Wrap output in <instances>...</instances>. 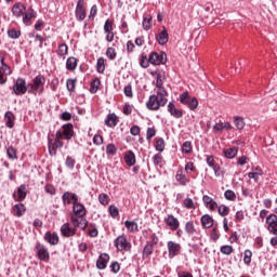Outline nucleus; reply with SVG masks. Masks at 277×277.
<instances>
[{"label":"nucleus","mask_w":277,"mask_h":277,"mask_svg":"<svg viewBox=\"0 0 277 277\" xmlns=\"http://www.w3.org/2000/svg\"><path fill=\"white\" fill-rule=\"evenodd\" d=\"M0 64V68L4 75H12V69L10 68V66H8V64H5L4 58H1Z\"/></svg>","instance_id":"37998d69"},{"label":"nucleus","mask_w":277,"mask_h":277,"mask_svg":"<svg viewBox=\"0 0 277 277\" xmlns=\"http://www.w3.org/2000/svg\"><path fill=\"white\" fill-rule=\"evenodd\" d=\"M96 70L100 72V75H103L105 72V58L100 57L96 63Z\"/></svg>","instance_id":"e433bc0d"},{"label":"nucleus","mask_w":277,"mask_h":277,"mask_svg":"<svg viewBox=\"0 0 277 277\" xmlns=\"http://www.w3.org/2000/svg\"><path fill=\"white\" fill-rule=\"evenodd\" d=\"M76 83H77L76 80H72V79H68L67 80V84L66 85H67L68 92H75Z\"/></svg>","instance_id":"0e129e2a"},{"label":"nucleus","mask_w":277,"mask_h":277,"mask_svg":"<svg viewBox=\"0 0 277 277\" xmlns=\"http://www.w3.org/2000/svg\"><path fill=\"white\" fill-rule=\"evenodd\" d=\"M202 201L205 207H207V209L211 211H215V209H217V202L213 200V198L209 197V195H205L202 197Z\"/></svg>","instance_id":"412c9836"},{"label":"nucleus","mask_w":277,"mask_h":277,"mask_svg":"<svg viewBox=\"0 0 277 277\" xmlns=\"http://www.w3.org/2000/svg\"><path fill=\"white\" fill-rule=\"evenodd\" d=\"M167 104H168V91L160 90V91H157L156 94L149 96L146 103V107L150 111H158L160 107H166Z\"/></svg>","instance_id":"f257e3e1"},{"label":"nucleus","mask_w":277,"mask_h":277,"mask_svg":"<svg viewBox=\"0 0 277 277\" xmlns=\"http://www.w3.org/2000/svg\"><path fill=\"white\" fill-rule=\"evenodd\" d=\"M154 252V245L153 242H147L143 249V259H148L150 254Z\"/></svg>","instance_id":"7c9ffc66"},{"label":"nucleus","mask_w":277,"mask_h":277,"mask_svg":"<svg viewBox=\"0 0 277 277\" xmlns=\"http://www.w3.org/2000/svg\"><path fill=\"white\" fill-rule=\"evenodd\" d=\"M66 68L67 70H76L77 68V58L76 57H68L66 62Z\"/></svg>","instance_id":"473e14b6"},{"label":"nucleus","mask_w":277,"mask_h":277,"mask_svg":"<svg viewBox=\"0 0 277 277\" xmlns=\"http://www.w3.org/2000/svg\"><path fill=\"white\" fill-rule=\"evenodd\" d=\"M4 118L6 120L5 127H8V129H14V121L16 120V117L14 116V113L6 111L5 115H4Z\"/></svg>","instance_id":"cd10ccee"},{"label":"nucleus","mask_w":277,"mask_h":277,"mask_svg":"<svg viewBox=\"0 0 277 277\" xmlns=\"http://www.w3.org/2000/svg\"><path fill=\"white\" fill-rule=\"evenodd\" d=\"M185 172L189 174V172H196V166H194L193 161H189L185 164Z\"/></svg>","instance_id":"e2e57ef3"},{"label":"nucleus","mask_w":277,"mask_h":277,"mask_svg":"<svg viewBox=\"0 0 277 277\" xmlns=\"http://www.w3.org/2000/svg\"><path fill=\"white\" fill-rule=\"evenodd\" d=\"M167 226H170L171 230H177L179 226H181V223L179 222V219L174 217V215L170 214L166 219Z\"/></svg>","instance_id":"4be33fe9"},{"label":"nucleus","mask_w":277,"mask_h":277,"mask_svg":"<svg viewBox=\"0 0 277 277\" xmlns=\"http://www.w3.org/2000/svg\"><path fill=\"white\" fill-rule=\"evenodd\" d=\"M224 198L226 200H229L230 202H235V200H237V195L230 190V189H227L225 193H224Z\"/></svg>","instance_id":"79ce46f5"},{"label":"nucleus","mask_w":277,"mask_h":277,"mask_svg":"<svg viewBox=\"0 0 277 277\" xmlns=\"http://www.w3.org/2000/svg\"><path fill=\"white\" fill-rule=\"evenodd\" d=\"M44 190L47 194H50V196H55V186H53L52 184H47L44 186Z\"/></svg>","instance_id":"338daca9"},{"label":"nucleus","mask_w":277,"mask_h":277,"mask_svg":"<svg viewBox=\"0 0 277 277\" xmlns=\"http://www.w3.org/2000/svg\"><path fill=\"white\" fill-rule=\"evenodd\" d=\"M35 248L37 250V258L39 259V261H43V263H49V260L51 259L49 249L44 247V245H41L40 242H37Z\"/></svg>","instance_id":"6e6552de"},{"label":"nucleus","mask_w":277,"mask_h":277,"mask_svg":"<svg viewBox=\"0 0 277 277\" xmlns=\"http://www.w3.org/2000/svg\"><path fill=\"white\" fill-rule=\"evenodd\" d=\"M175 181L179 183V185L185 187L189 183V177L185 175L183 169H179L175 174Z\"/></svg>","instance_id":"4468645a"},{"label":"nucleus","mask_w":277,"mask_h":277,"mask_svg":"<svg viewBox=\"0 0 277 277\" xmlns=\"http://www.w3.org/2000/svg\"><path fill=\"white\" fill-rule=\"evenodd\" d=\"M74 217H83L85 213H88V210H85V206L82 203H75L74 208Z\"/></svg>","instance_id":"aec40b11"},{"label":"nucleus","mask_w":277,"mask_h":277,"mask_svg":"<svg viewBox=\"0 0 277 277\" xmlns=\"http://www.w3.org/2000/svg\"><path fill=\"white\" fill-rule=\"evenodd\" d=\"M13 198L16 200V202H23L27 198V186L25 184H22L17 188V198L16 193L13 194Z\"/></svg>","instance_id":"2eb2a0df"},{"label":"nucleus","mask_w":277,"mask_h":277,"mask_svg":"<svg viewBox=\"0 0 277 277\" xmlns=\"http://www.w3.org/2000/svg\"><path fill=\"white\" fill-rule=\"evenodd\" d=\"M8 36L12 38V40H18V38H21V30L10 29L8 30Z\"/></svg>","instance_id":"09e8293b"},{"label":"nucleus","mask_w":277,"mask_h":277,"mask_svg":"<svg viewBox=\"0 0 277 277\" xmlns=\"http://www.w3.org/2000/svg\"><path fill=\"white\" fill-rule=\"evenodd\" d=\"M167 248L170 256H179V254H181V243L169 241Z\"/></svg>","instance_id":"9b49d317"},{"label":"nucleus","mask_w":277,"mask_h":277,"mask_svg":"<svg viewBox=\"0 0 277 277\" xmlns=\"http://www.w3.org/2000/svg\"><path fill=\"white\" fill-rule=\"evenodd\" d=\"M115 248L118 252H131V242L127 239V235L122 234L115 239Z\"/></svg>","instance_id":"20e7f679"},{"label":"nucleus","mask_w":277,"mask_h":277,"mask_svg":"<svg viewBox=\"0 0 277 277\" xmlns=\"http://www.w3.org/2000/svg\"><path fill=\"white\" fill-rule=\"evenodd\" d=\"M107 263H109V254H101L98 260L96 261L97 269H105L107 267Z\"/></svg>","instance_id":"5701e85b"},{"label":"nucleus","mask_w":277,"mask_h":277,"mask_svg":"<svg viewBox=\"0 0 277 277\" xmlns=\"http://www.w3.org/2000/svg\"><path fill=\"white\" fill-rule=\"evenodd\" d=\"M109 214L111 215V217H118V215H120V211L118 210V207L110 206L109 207Z\"/></svg>","instance_id":"69168bd1"},{"label":"nucleus","mask_w":277,"mask_h":277,"mask_svg":"<svg viewBox=\"0 0 277 277\" xmlns=\"http://www.w3.org/2000/svg\"><path fill=\"white\" fill-rule=\"evenodd\" d=\"M85 0H78L76 4V18L79 22L85 21V17L88 16V10L85 8Z\"/></svg>","instance_id":"423d86ee"},{"label":"nucleus","mask_w":277,"mask_h":277,"mask_svg":"<svg viewBox=\"0 0 277 277\" xmlns=\"http://www.w3.org/2000/svg\"><path fill=\"white\" fill-rule=\"evenodd\" d=\"M123 159L130 168L133 167L136 163L135 154L133 150H129L124 154Z\"/></svg>","instance_id":"bb28decb"},{"label":"nucleus","mask_w":277,"mask_h":277,"mask_svg":"<svg viewBox=\"0 0 277 277\" xmlns=\"http://www.w3.org/2000/svg\"><path fill=\"white\" fill-rule=\"evenodd\" d=\"M168 111L173 116V118H183V110L176 108L172 102L168 104Z\"/></svg>","instance_id":"b1692460"},{"label":"nucleus","mask_w":277,"mask_h":277,"mask_svg":"<svg viewBox=\"0 0 277 277\" xmlns=\"http://www.w3.org/2000/svg\"><path fill=\"white\" fill-rule=\"evenodd\" d=\"M43 239L51 246H57L60 243V236H57V233L47 232Z\"/></svg>","instance_id":"f3484780"},{"label":"nucleus","mask_w":277,"mask_h":277,"mask_svg":"<svg viewBox=\"0 0 277 277\" xmlns=\"http://www.w3.org/2000/svg\"><path fill=\"white\" fill-rule=\"evenodd\" d=\"M101 87V79L95 78L90 85L91 94H96L98 92V88Z\"/></svg>","instance_id":"2f4dec72"},{"label":"nucleus","mask_w":277,"mask_h":277,"mask_svg":"<svg viewBox=\"0 0 277 277\" xmlns=\"http://www.w3.org/2000/svg\"><path fill=\"white\" fill-rule=\"evenodd\" d=\"M142 68H148V64H150L149 58L146 56V54H142V58L140 62Z\"/></svg>","instance_id":"680f3d73"},{"label":"nucleus","mask_w":277,"mask_h":277,"mask_svg":"<svg viewBox=\"0 0 277 277\" xmlns=\"http://www.w3.org/2000/svg\"><path fill=\"white\" fill-rule=\"evenodd\" d=\"M185 232L187 233V235H196L197 229L194 225V222L189 221L185 224Z\"/></svg>","instance_id":"c9c22d12"},{"label":"nucleus","mask_w":277,"mask_h":277,"mask_svg":"<svg viewBox=\"0 0 277 277\" xmlns=\"http://www.w3.org/2000/svg\"><path fill=\"white\" fill-rule=\"evenodd\" d=\"M156 88L157 92H160V90H166V88H163V80L161 79L160 74H158L156 77Z\"/></svg>","instance_id":"6e6d98bb"},{"label":"nucleus","mask_w":277,"mask_h":277,"mask_svg":"<svg viewBox=\"0 0 277 277\" xmlns=\"http://www.w3.org/2000/svg\"><path fill=\"white\" fill-rule=\"evenodd\" d=\"M22 16L24 25L29 26L31 25V18H36L38 13H36L32 8H29L28 10L24 11V15Z\"/></svg>","instance_id":"ddd939ff"},{"label":"nucleus","mask_w":277,"mask_h":277,"mask_svg":"<svg viewBox=\"0 0 277 277\" xmlns=\"http://www.w3.org/2000/svg\"><path fill=\"white\" fill-rule=\"evenodd\" d=\"M57 54L61 57H66L68 55V45L66 43H62L58 45Z\"/></svg>","instance_id":"ea45409f"},{"label":"nucleus","mask_w":277,"mask_h":277,"mask_svg":"<svg viewBox=\"0 0 277 277\" xmlns=\"http://www.w3.org/2000/svg\"><path fill=\"white\" fill-rule=\"evenodd\" d=\"M6 155H8L9 159H18L17 150H16V147H14V146H10L6 149Z\"/></svg>","instance_id":"a19ab883"},{"label":"nucleus","mask_w":277,"mask_h":277,"mask_svg":"<svg viewBox=\"0 0 277 277\" xmlns=\"http://www.w3.org/2000/svg\"><path fill=\"white\" fill-rule=\"evenodd\" d=\"M200 222L203 228H211L215 221L213 220V216L205 214L201 216Z\"/></svg>","instance_id":"a878e982"},{"label":"nucleus","mask_w":277,"mask_h":277,"mask_svg":"<svg viewBox=\"0 0 277 277\" xmlns=\"http://www.w3.org/2000/svg\"><path fill=\"white\" fill-rule=\"evenodd\" d=\"M62 129H63L64 140L68 141L75 137V127L72 126V123L63 124Z\"/></svg>","instance_id":"9d476101"},{"label":"nucleus","mask_w":277,"mask_h":277,"mask_svg":"<svg viewBox=\"0 0 277 277\" xmlns=\"http://www.w3.org/2000/svg\"><path fill=\"white\" fill-rule=\"evenodd\" d=\"M124 226L128 233H140V227L135 221H126Z\"/></svg>","instance_id":"c85d7f7f"},{"label":"nucleus","mask_w":277,"mask_h":277,"mask_svg":"<svg viewBox=\"0 0 277 277\" xmlns=\"http://www.w3.org/2000/svg\"><path fill=\"white\" fill-rule=\"evenodd\" d=\"M166 62H168L166 52H151L149 55V64H153L154 66H160V64H166Z\"/></svg>","instance_id":"0eeeda50"},{"label":"nucleus","mask_w":277,"mask_h":277,"mask_svg":"<svg viewBox=\"0 0 277 277\" xmlns=\"http://www.w3.org/2000/svg\"><path fill=\"white\" fill-rule=\"evenodd\" d=\"M150 27H153V15H147L143 18V29H145V31H148Z\"/></svg>","instance_id":"f704fd0d"},{"label":"nucleus","mask_w":277,"mask_h":277,"mask_svg":"<svg viewBox=\"0 0 277 277\" xmlns=\"http://www.w3.org/2000/svg\"><path fill=\"white\" fill-rule=\"evenodd\" d=\"M106 153L108 155H116V153H118V148L116 147L115 144L110 143L106 146Z\"/></svg>","instance_id":"4d7b16f0"},{"label":"nucleus","mask_w":277,"mask_h":277,"mask_svg":"<svg viewBox=\"0 0 277 277\" xmlns=\"http://www.w3.org/2000/svg\"><path fill=\"white\" fill-rule=\"evenodd\" d=\"M26 11H27V8H25V4L21 2H17L12 6V14L17 18H21V16H24Z\"/></svg>","instance_id":"dca6fc26"},{"label":"nucleus","mask_w":277,"mask_h":277,"mask_svg":"<svg viewBox=\"0 0 277 277\" xmlns=\"http://www.w3.org/2000/svg\"><path fill=\"white\" fill-rule=\"evenodd\" d=\"M166 148V141H163V138H158L156 141V150H158L159 153H163Z\"/></svg>","instance_id":"603ef678"},{"label":"nucleus","mask_w":277,"mask_h":277,"mask_svg":"<svg viewBox=\"0 0 277 277\" xmlns=\"http://www.w3.org/2000/svg\"><path fill=\"white\" fill-rule=\"evenodd\" d=\"M44 83H47V78L42 75H38L32 79V83L28 84L29 94H42L44 92Z\"/></svg>","instance_id":"f03ea898"},{"label":"nucleus","mask_w":277,"mask_h":277,"mask_svg":"<svg viewBox=\"0 0 277 277\" xmlns=\"http://www.w3.org/2000/svg\"><path fill=\"white\" fill-rule=\"evenodd\" d=\"M13 94H15V96L27 94V81L25 78H17L15 80V83L13 84Z\"/></svg>","instance_id":"39448f33"},{"label":"nucleus","mask_w":277,"mask_h":277,"mask_svg":"<svg viewBox=\"0 0 277 277\" xmlns=\"http://www.w3.org/2000/svg\"><path fill=\"white\" fill-rule=\"evenodd\" d=\"M235 127L241 131V129H243V127H246V122L243 121V118L241 117H236L234 120Z\"/></svg>","instance_id":"3c124183"},{"label":"nucleus","mask_w":277,"mask_h":277,"mask_svg":"<svg viewBox=\"0 0 277 277\" xmlns=\"http://www.w3.org/2000/svg\"><path fill=\"white\" fill-rule=\"evenodd\" d=\"M217 211H219V215H221L222 217H226V215H228L230 213V208H228L227 206H217Z\"/></svg>","instance_id":"4c0bfd02"},{"label":"nucleus","mask_w":277,"mask_h":277,"mask_svg":"<svg viewBox=\"0 0 277 277\" xmlns=\"http://www.w3.org/2000/svg\"><path fill=\"white\" fill-rule=\"evenodd\" d=\"M61 233L63 237H75V235H77V229L75 227L70 228V224L65 223L61 227Z\"/></svg>","instance_id":"a211bd4d"},{"label":"nucleus","mask_w":277,"mask_h":277,"mask_svg":"<svg viewBox=\"0 0 277 277\" xmlns=\"http://www.w3.org/2000/svg\"><path fill=\"white\" fill-rule=\"evenodd\" d=\"M234 252L233 246H223L221 247V253L226 254L227 256L230 255V253Z\"/></svg>","instance_id":"bf43d9fd"},{"label":"nucleus","mask_w":277,"mask_h":277,"mask_svg":"<svg viewBox=\"0 0 277 277\" xmlns=\"http://www.w3.org/2000/svg\"><path fill=\"white\" fill-rule=\"evenodd\" d=\"M185 209H196V203L192 198H186L183 201Z\"/></svg>","instance_id":"5fc2aeb1"},{"label":"nucleus","mask_w":277,"mask_h":277,"mask_svg":"<svg viewBox=\"0 0 277 277\" xmlns=\"http://www.w3.org/2000/svg\"><path fill=\"white\" fill-rule=\"evenodd\" d=\"M123 93L128 98H133V85L131 83L127 84L123 89Z\"/></svg>","instance_id":"de8ad7c7"},{"label":"nucleus","mask_w":277,"mask_h":277,"mask_svg":"<svg viewBox=\"0 0 277 277\" xmlns=\"http://www.w3.org/2000/svg\"><path fill=\"white\" fill-rule=\"evenodd\" d=\"M193 147H192V142L186 141L183 143L182 145V153H184L185 155H189L192 154Z\"/></svg>","instance_id":"c03bdc74"},{"label":"nucleus","mask_w":277,"mask_h":277,"mask_svg":"<svg viewBox=\"0 0 277 277\" xmlns=\"http://www.w3.org/2000/svg\"><path fill=\"white\" fill-rule=\"evenodd\" d=\"M106 127L114 128L118 124V116L116 114H109L105 120Z\"/></svg>","instance_id":"c756f323"},{"label":"nucleus","mask_w":277,"mask_h":277,"mask_svg":"<svg viewBox=\"0 0 277 277\" xmlns=\"http://www.w3.org/2000/svg\"><path fill=\"white\" fill-rule=\"evenodd\" d=\"M237 153H238L237 148L230 147V148L224 149V155L226 159H235V157H237Z\"/></svg>","instance_id":"72a5a7b5"},{"label":"nucleus","mask_w":277,"mask_h":277,"mask_svg":"<svg viewBox=\"0 0 277 277\" xmlns=\"http://www.w3.org/2000/svg\"><path fill=\"white\" fill-rule=\"evenodd\" d=\"M114 31V22L110 19H107L104 24V34Z\"/></svg>","instance_id":"864d4df0"},{"label":"nucleus","mask_w":277,"mask_h":277,"mask_svg":"<svg viewBox=\"0 0 277 277\" xmlns=\"http://www.w3.org/2000/svg\"><path fill=\"white\" fill-rule=\"evenodd\" d=\"M155 135H157V130L155 128H148L147 132H146V140H148V142H150V140H153V137H155Z\"/></svg>","instance_id":"13d9d810"},{"label":"nucleus","mask_w":277,"mask_h":277,"mask_svg":"<svg viewBox=\"0 0 277 277\" xmlns=\"http://www.w3.org/2000/svg\"><path fill=\"white\" fill-rule=\"evenodd\" d=\"M98 202H101L103 207H107V205H109V196L105 193L100 194Z\"/></svg>","instance_id":"49530a36"},{"label":"nucleus","mask_w":277,"mask_h":277,"mask_svg":"<svg viewBox=\"0 0 277 277\" xmlns=\"http://www.w3.org/2000/svg\"><path fill=\"white\" fill-rule=\"evenodd\" d=\"M71 224L76 229L81 228V230H85L88 228V220L83 217L71 216Z\"/></svg>","instance_id":"f8f14e48"},{"label":"nucleus","mask_w":277,"mask_h":277,"mask_svg":"<svg viewBox=\"0 0 277 277\" xmlns=\"http://www.w3.org/2000/svg\"><path fill=\"white\" fill-rule=\"evenodd\" d=\"M117 55H118V52H116V48H113V47L107 48L106 57H108V60L114 61L116 60Z\"/></svg>","instance_id":"58836bf2"},{"label":"nucleus","mask_w":277,"mask_h":277,"mask_svg":"<svg viewBox=\"0 0 277 277\" xmlns=\"http://www.w3.org/2000/svg\"><path fill=\"white\" fill-rule=\"evenodd\" d=\"M180 103L182 105H186V107H188V109H190V111L198 109V98L190 97L189 92H187V91L183 92L180 95Z\"/></svg>","instance_id":"7ed1b4c3"},{"label":"nucleus","mask_w":277,"mask_h":277,"mask_svg":"<svg viewBox=\"0 0 277 277\" xmlns=\"http://www.w3.org/2000/svg\"><path fill=\"white\" fill-rule=\"evenodd\" d=\"M57 148H64V142L56 141L55 138H48V150L51 157L57 155Z\"/></svg>","instance_id":"1a4fd4ad"},{"label":"nucleus","mask_w":277,"mask_h":277,"mask_svg":"<svg viewBox=\"0 0 277 277\" xmlns=\"http://www.w3.org/2000/svg\"><path fill=\"white\" fill-rule=\"evenodd\" d=\"M12 211L15 217H23V215H25V211H27V208L23 203H17L12 208Z\"/></svg>","instance_id":"393cba45"},{"label":"nucleus","mask_w":277,"mask_h":277,"mask_svg":"<svg viewBox=\"0 0 277 277\" xmlns=\"http://www.w3.org/2000/svg\"><path fill=\"white\" fill-rule=\"evenodd\" d=\"M266 224L268 226H277V216L276 214H271L266 217Z\"/></svg>","instance_id":"8fccbe9b"},{"label":"nucleus","mask_w":277,"mask_h":277,"mask_svg":"<svg viewBox=\"0 0 277 277\" xmlns=\"http://www.w3.org/2000/svg\"><path fill=\"white\" fill-rule=\"evenodd\" d=\"M93 144H95V146H102V144H103V135L95 134L94 137H93Z\"/></svg>","instance_id":"774afa93"},{"label":"nucleus","mask_w":277,"mask_h":277,"mask_svg":"<svg viewBox=\"0 0 277 277\" xmlns=\"http://www.w3.org/2000/svg\"><path fill=\"white\" fill-rule=\"evenodd\" d=\"M243 263L248 266L250 265V263H252V252L250 251V249L245 250Z\"/></svg>","instance_id":"a18cd8bd"},{"label":"nucleus","mask_w":277,"mask_h":277,"mask_svg":"<svg viewBox=\"0 0 277 277\" xmlns=\"http://www.w3.org/2000/svg\"><path fill=\"white\" fill-rule=\"evenodd\" d=\"M75 163H76L75 158H72L70 156H67L66 161H65V166L67 168H69V170H72V168H75Z\"/></svg>","instance_id":"052dcab7"},{"label":"nucleus","mask_w":277,"mask_h":277,"mask_svg":"<svg viewBox=\"0 0 277 277\" xmlns=\"http://www.w3.org/2000/svg\"><path fill=\"white\" fill-rule=\"evenodd\" d=\"M156 40L161 47H163V44H168L170 36L168 35V29H166V27H162V31L156 36Z\"/></svg>","instance_id":"6ab92c4d"}]
</instances>
